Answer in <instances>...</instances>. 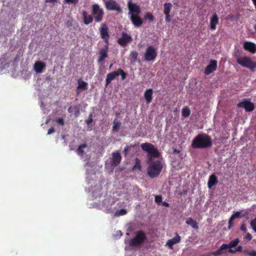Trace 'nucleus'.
<instances>
[{"mask_svg":"<svg viewBox=\"0 0 256 256\" xmlns=\"http://www.w3.org/2000/svg\"><path fill=\"white\" fill-rule=\"evenodd\" d=\"M128 8L129 18L132 24L136 28L140 27L143 23L142 19L140 16L141 13L140 8L139 6L136 4H134L131 0H129L128 3Z\"/></svg>","mask_w":256,"mask_h":256,"instance_id":"nucleus-1","label":"nucleus"},{"mask_svg":"<svg viewBox=\"0 0 256 256\" xmlns=\"http://www.w3.org/2000/svg\"><path fill=\"white\" fill-rule=\"evenodd\" d=\"M212 146V140L206 134H199L192 140V146L194 148H206Z\"/></svg>","mask_w":256,"mask_h":256,"instance_id":"nucleus-2","label":"nucleus"},{"mask_svg":"<svg viewBox=\"0 0 256 256\" xmlns=\"http://www.w3.org/2000/svg\"><path fill=\"white\" fill-rule=\"evenodd\" d=\"M163 164L159 160L152 161L150 163L148 168V174L151 178L158 176L160 173Z\"/></svg>","mask_w":256,"mask_h":256,"instance_id":"nucleus-3","label":"nucleus"},{"mask_svg":"<svg viewBox=\"0 0 256 256\" xmlns=\"http://www.w3.org/2000/svg\"><path fill=\"white\" fill-rule=\"evenodd\" d=\"M146 238V235L144 231L138 230L136 232L135 236L128 242V246L132 248L140 246Z\"/></svg>","mask_w":256,"mask_h":256,"instance_id":"nucleus-4","label":"nucleus"},{"mask_svg":"<svg viewBox=\"0 0 256 256\" xmlns=\"http://www.w3.org/2000/svg\"><path fill=\"white\" fill-rule=\"evenodd\" d=\"M142 149L148 152V156L149 160H152V157L158 158L160 153L154 146L150 143L145 142L141 144Z\"/></svg>","mask_w":256,"mask_h":256,"instance_id":"nucleus-5","label":"nucleus"},{"mask_svg":"<svg viewBox=\"0 0 256 256\" xmlns=\"http://www.w3.org/2000/svg\"><path fill=\"white\" fill-rule=\"evenodd\" d=\"M236 62L242 67L248 68L251 71H254L256 68V62L252 61L251 58L248 56L238 58Z\"/></svg>","mask_w":256,"mask_h":256,"instance_id":"nucleus-6","label":"nucleus"},{"mask_svg":"<svg viewBox=\"0 0 256 256\" xmlns=\"http://www.w3.org/2000/svg\"><path fill=\"white\" fill-rule=\"evenodd\" d=\"M92 12L93 18L96 22H100L104 18V12L98 4H94L92 6Z\"/></svg>","mask_w":256,"mask_h":256,"instance_id":"nucleus-7","label":"nucleus"},{"mask_svg":"<svg viewBox=\"0 0 256 256\" xmlns=\"http://www.w3.org/2000/svg\"><path fill=\"white\" fill-rule=\"evenodd\" d=\"M156 56V48L152 46H148L144 54V60L146 62H154Z\"/></svg>","mask_w":256,"mask_h":256,"instance_id":"nucleus-8","label":"nucleus"},{"mask_svg":"<svg viewBox=\"0 0 256 256\" xmlns=\"http://www.w3.org/2000/svg\"><path fill=\"white\" fill-rule=\"evenodd\" d=\"M104 6L106 10H114L120 12H122V8L114 0H103Z\"/></svg>","mask_w":256,"mask_h":256,"instance_id":"nucleus-9","label":"nucleus"},{"mask_svg":"<svg viewBox=\"0 0 256 256\" xmlns=\"http://www.w3.org/2000/svg\"><path fill=\"white\" fill-rule=\"evenodd\" d=\"M101 38L104 40L106 44H108V40L110 36L108 33V28L105 23L101 24L99 28Z\"/></svg>","mask_w":256,"mask_h":256,"instance_id":"nucleus-10","label":"nucleus"},{"mask_svg":"<svg viewBox=\"0 0 256 256\" xmlns=\"http://www.w3.org/2000/svg\"><path fill=\"white\" fill-rule=\"evenodd\" d=\"M132 40V36L128 34L122 32V36L118 40V44L122 46H125L126 45L130 42Z\"/></svg>","mask_w":256,"mask_h":256,"instance_id":"nucleus-11","label":"nucleus"},{"mask_svg":"<svg viewBox=\"0 0 256 256\" xmlns=\"http://www.w3.org/2000/svg\"><path fill=\"white\" fill-rule=\"evenodd\" d=\"M238 106L239 108H244L246 111L248 112L252 111L254 108V104L247 100L240 102L238 104Z\"/></svg>","mask_w":256,"mask_h":256,"instance_id":"nucleus-12","label":"nucleus"},{"mask_svg":"<svg viewBox=\"0 0 256 256\" xmlns=\"http://www.w3.org/2000/svg\"><path fill=\"white\" fill-rule=\"evenodd\" d=\"M218 62L216 60H211L204 70V74L208 75L215 71L217 68Z\"/></svg>","mask_w":256,"mask_h":256,"instance_id":"nucleus-13","label":"nucleus"},{"mask_svg":"<svg viewBox=\"0 0 256 256\" xmlns=\"http://www.w3.org/2000/svg\"><path fill=\"white\" fill-rule=\"evenodd\" d=\"M108 44H106L105 48L101 49L99 52V56L98 59V63L102 62L106 58L108 57Z\"/></svg>","mask_w":256,"mask_h":256,"instance_id":"nucleus-14","label":"nucleus"},{"mask_svg":"<svg viewBox=\"0 0 256 256\" xmlns=\"http://www.w3.org/2000/svg\"><path fill=\"white\" fill-rule=\"evenodd\" d=\"M244 48L254 54L256 52V44L251 42H245L243 44Z\"/></svg>","mask_w":256,"mask_h":256,"instance_id":"nucleus-15","label":"nucleus"},{"mask_svg":"<svg viewBox=\"0 0 256 256\" xmlns=\"http://www.w3.org/2000/svg\"><path fill=\"white\" fill-rule=\"evenodd\" d=\"M122 156L120 153L118 152L112 154V166H118L120 162Z\"/></svg>","mask_w":256,"mask_h":256,"instance_id":"nucleus-16","label":"nucleus"},{"mask_svg":"<svg viewBox=\"0 0 256 256\" xmlns=\"http://www.w3.org/2000/svg\"><path fill=\"white\" fill-rule=\"evenodd\" d=\"M218 24V18L216 13H214L210 18V28L211 30H214L216 25Z\"/></svg>","mask_w":256,"mask_h":256,"instance_id":"nucleus-17","label":"nucleus"},{"mask_svg":"<svg viewBox=\"0 0 256 256\" xmlns=\"http://www.w3.org/2000/svg\"><path fill=\"white\" fill-rule=\"evenodd\" d=\"M180 236L178 233H176V236L168 240L166 243V246H168L169 248L172 249L173 248V246L174 244L178 243L180 241Z\"/></svg>","mask_w":256,"mask_h":256,"instance_id":"nucleus-18","label":"nucleus"},{"mask_svg":"<svg viewBox=\"0 0 256 256\" xmlns=\"http://www.w3.org/2000/svg\"><path fill=\"white\" fill-rule=\"evenodd\" d=\"M82 16L83 18V22L85 24L88 25L93 22L94 18L92 16L88 14L86 11L84 10L82 12Z\"/></svg>","mask_w":256,"mask_h":256,"instance_id":"nucleus-19","label":"nucleus"},{"mask_svg":"<svg viewBox=\"0 0 256 256\" xmlns=\"http://www.w3.org/2000/svg\"><path fill=\"white\" fill-rule=\"evenodd\" d=\"M118 76V70L116 71H114L112 72L108 73L106 75V86H108L112 82V80L115 79L116 76Z\"/></svg>","mask_w":256,"mask_h":256,"instance_id":"nucleus-20","label":"nucleus"},{"mask_svg":"<svg viewBox=\"0 0 256 256\" xmlns=\"http://www.w3.org/2000/svg\"><path fill=\"white\" fill-rule=\"evenodd\" d=\"M46 64L44 62L41 61H37L34 64V70L36 73H41L45 68Z\"/></svg>","mask_w":256,"mask_h":256,"instance_id":"nucleus-21","label":"nucleus"},{"mask_svg":"<svg viewBox=\"0 0 256 256\" xmlns=\"http://www.w3.org/2000/svg\"><path fill=\"white\" fill-rule=\"evenodd\" d=\"M153 90L152 88L146 90L144 94V97L146 102L149 104L152 100Z\"/></svg>","mask_w":256,"mask_h":256,"instance_id":"nucleus-22","label":"nucleus"},{"mask_svg":"<svg viewBox=\"0 0 256 256\" xmlns=\"http://www.w3.org/2000/svg\"><path fill=\"white\" fill-rule=\"evenodd\" d=\"M218 182V178L214 174H212L208 179V188H211L213 186H216Z\"/></svg>","mask_w":256,"mask_h":256,"instance_id":"nucleus-23","label":"nucleus"},{"mask_svg":"<svg viewBox=\"0 0 256 256\" xmlns=\"http://www.w3.org/2000/svg\"><path fill=\"white\" fill-rule=\"evenodd\" d=\"M228 248V246H227V244H222L220 247L217 250L212 252V254L214 256H219L222 254L224 253V250H227Z\"/></svg>","mask_w":256,"mask_h":256,"instance_id":"nucleus-24","label":"nucleus"},{"mask_svg":"<svg viewBox=\"0 0 256 256\" xmlns=\"http://www.w3.org/2000/svg\"><path fill=\"white\" fill-rule=\"evenodd\" d=\"M88 83L83 80H78V86L77 87V94H79L78 90H86L88 89Z\"/></svg>","mask_w":256,"mask_h":256,"instance_id":"nucleus-25","label":"nucleus"},{"mask_svg":"<svg viewBox=\"0 0 256 256\" xmlns=\"http://www.w3.org/2000/svg\"><path fill=\"white\" fill-rule=\"evenodd\" d=\"M186 223L190 226L193 228L194 229H198V222H196V220H193L192 218H188L186 220Z\"/></svg>","mask_w":256,"mask_h":256,"instance_id":"nucleus-26","label":"nucleus"},{"mask_svg":"<svg viewBox=\"0 0 256 256\" xmlns=\"http://www.w3.org/2000/svg\"><path fill=\"white\" fill-rule=\"evenodd\" d=\"M121 126V122L116 118H115L113 122L112 130L114 132H117L119 130Z\"/></svg>","mask_w":256,"mask_h":256,"instance_id":"nucleus-27","label":"nucleus"},{"mask_svg":"<svg viewBox=\"0 0 256 256\" xmlns=\"http://www.w3.org/2000/svg\"><path fill=\"white\" fill-rule=\"evenodd\" d=\"M86 147H87V144H86L80 145L76 150L77 154L79 156H83L85 154V152L83 149L84 148H86Z\"/></svg>","mask_w":256,"mask_h":256,"instance_id":"nucleus-28","label":"nucleus"},{"mask_svg":"<svg viewBox=\"0 0 256 256\" xmlns=\"http://www.w3.org/2000/svg\"><path fill=\"white\" fill-rule=\"evenodd\" d=\"M138 54L137 52L133 50L131 52L130 54V60L131 62H134L137 60Z\"/></svg>","mask_w":256,"mask_h":256,"instance_id":"nucleus-29","label":"nucleus"},{"mask_svg":"<svg viewBox=\"0 0 256 256\" xmlns=\"http://www.w3.org/2000/svg\"><path fill=\"white\" fill-rule=\"evenodd\" d=\"M172 5L170 2L165 3L164 5V14H168L170 13V12L172 8Z\"/></svg>","mask_w":256,"mask_h":256,"instance_id":"nucleus-30","label":"nucleus"},{"mask_svg":"<svg viewBox=\"0 0 256 256\" xmlns=\"http://www.w3.org/2000/svg\"><path fill=\"white\" fill-rule=\"evenodd\" d=\"M190 110L189 108H188V106H185L182 108V114L184 118H186L190 116Z\"/></svg>","mask_w":256,"mask_h":256,"instance_id":"nucleus-31","label":"nucleus"},{"mask_svg":"<svg viewBox=\"0 0 256 256\" xmlns=\"http://www.w3.org/2000/svg\"><path fill=\"white\" fill-rule=\"evenodd\" d=\"M239 242H240V241L238 238H236V239L231 241L229 243V244H227V246H228V248H230L235 247L238 244Z\"/></svg>","mask_w":256,"mask_h":256,"instance_id":"nucleus-32","label":"nucleus"},{"mask_svg":"<svg viewBox=\"0 0 256 256\" xmlns=\"http://www.w3.org/2000/svg\"><path fill=\"white\" fill-rule=\"evenodd\" d=\"M127 214V210L125 209H120L119 210L116 211L114 214L115 216H120L126 215Z\"/></svg>","mask_w":256,"mask_h":256,"instance_id":"nucleus-33","label":"nucleus"},{"mask_svg":"<svg viewBox=\"0 0 256 256\" xmlns=\"http://www.w3.org/2000/svg\"><path fill=\"white\" fill-rule=\"evenodd\" d=\"M118 76L119 75L121 76V78L122 80H124L128 76V74L121 68L118 69Z\"/></svg>","mask_w":256,"mask_h":256,"instance_id":"nucleus-34","label":"nucleus"},{"mask_svg":"<svg viewBox=\"0 0 256 256\" xmlns=\"http://www.w3.org/2000/svg\"><path fill=\"white\" fill-rule=\"evenodd\" d=\"M144 18L146 20H148L150 22L154 21V19L153 15L152 14H150V12L146 13L144 15Z\"/></svg>","mask_w":256,"mask_h":256,"instance_id":"nucleus-35","label":"nucleus"},{"mask_svg":"<svg viewBox=\"0 0 256 256\" xmlns=\"http://www.w3.org/2000/svg\"><path fill=\"white\" fill-rule=\"evenodd\" d=\"M250 226L256 232V218L251 220Z\"/></svg>","mask_w":256,"mask_h":256,"instance_id":"nucleus-36","label":"nucleus"},{"mask_svg":"<svg viewBox=\"0 0 256 256\" xmlns=\"http://www.w3.org/2000/svg\"><path fill=\"white\" fill-rule=\"evenodd\" d=\"M244 252L246 253V255H248V256H256V250L244 251Z\"/></svg>","mask_w":256,"mask_h":256,"instance_id":"nucleus-37","label":"nucleus"},{"mask_svg":"<svg viewBox=\"0 0 256 256\" xmlns=\"http://www.w3.org/2000/svg\"><path fill=\"white\" fill-rule=\"evenodd\" d=\"M78 0H64V2L68 4H76L78 2Z\"/></svg>","mask_w":256,"mask_h":256,"instance_id":"nucleus-38","label":"nucleus"},{"mask_svg":"<svg viewBox=\"0 0 256 256\" xmlns=\"http://www.w3.org/2000/svg\"><path fill=\"white\" fill-rule=\"evenodd\" d=\"M240 212H236L234 214H233L230 217V220H233L234 219L240 217Z\"/></svg>","mask_w":256,"mask_h":256,"instance_id":"nucleus-39","label":"nucleus"},{"mask_svg":"<svg viewBox=\"0 0 256 256\" xmlns=\"http://www.w3.org/2000/svg\"><path fill=\"white\" fill-rule=\"evenodd\" d=\"M56 122H58V124H59L60 126H64V119L62 118H58L56 119Z\"/></svg>","mask_w":256,"mask_h":256,"instance_id":"nucleus-40","label":"nucleus"},{"mask_svg":"<svg viewBox=\"0 0 256 256\" xmlns=\"http://www.w3.org/2000/svg\"><path fill=\"white\" fill-rule=\"evenodd\" d=\"M162 201V198L161 196H155V202L157 203H160Z\"/></svg>","mask_w":256,"mask_h":256,"instance_id":"nucleus-41","label":"nucleus"},{"mask_svg":"<svg viewBox=\"0 0 256 256\" xmlns=\"http://www.w3.org/2000/svg\"><path fill=\"white\" fill-rule=\"evenodd\" d=\"M92 122V114H90L88 119L86 120V123L88 125H89Z\"/></svg>","mask_w":256,"mask_h":256,"instance_id":"nucleus-42","label":"nucleus"},{"mask_svg":"<svg viewBox=\"0 0 256 256\" xmlns=\"http://www.w3.org/2000/svg\"><path fill=\"white\" fill-rule=\"evenodd\" d=\"M252 236L250 233H247L244 236V238L246 240H248L250 241L252 239Z\"/></svg>","mask_w":256,"mask_h":256,"instance_id":"nucleus-43","label":"nucleus"},{"mask_svg":"<svg viewBox=\"0 0 256 256\" xmlns=\"http://www.w3.org/2000/svg\"><path fill=\"white\" fill-rule=\"evenodd\" d=\"M166 15V18H165V20L166 22H170L171 20V19L170 18V14H164Z\"/></svg>","mask_w":256,"mask_h":256,"instance_id":"nucleus-44","label":"nucleus"},{"mask_svg":"<svg viewBox=\"0 0 256 256\" xmlns=\"http://www.w3.org/2000/svg\"><path fill=\"white\" fill-rule=\"evenodd\" d=\"M130 147L128 146H126L124 150V153L125 155H126L130 150Z\"/></svg>","mask_w":256,"mask_h":256,"instance_id":"nucleus-45","label":"nucleus"},{"mask_svg":"<svg viewBox=\"0 0 256 256\" xmlns=\"http://www.w3.org/2000/svg\"><path fill=\"white\" fill-rule=\"evenodd\" d=\"M240 230L244 232H246L247 230L246 226L245 224H243L241 225Z\"/></svg>","mask_w":256,"mask_h":256,"instance_id":"nucleus-46","label":"nucleus"},{"mask_svg":"<svg viewBox=\"0 0 256 256\" xmlns=\"http://www.w3.org/2000/svg\"><path fill=\"white\" fill-rule=\"evenodd\" d=\"M54 131H55L54 128H50L48 130V134H52V132H54Z\"/></svg>","mask_w":256,"mask_h":256,"instance_id":"nucleus-47","label":"nucleus"},{"mask_svg":"<svg viewBox=\"0 0 256 256\" xmlns=\"http://www.w3.org/2000/svg\"><path fill=\"white\" fill-rule=\"evenodd\" d=\"M242 246H238L236 248V252H242Z\"/></svg>","mask_w":256,"mask_h":256,"instance_id":"nucleus-48","label":"nucleus"},{"mask_svg":"<svg viewBox=\"0 0 256 256\" xmlns=\"http://www.w3.org/2000/svg\"><path fill=\"white\" fill-rule=\"evenodd\" d=\"M58 0H45V2L46 3L47 2H51L54 3V2H56Z\"/></svg>","mask_w":256,"mask_h":256,"instance_id":"nucleus-49","label":"nucleus"},{"mask_svg":"<svg viewBox=\"0 0 256 256\" xmlns=\"http://www.w3.org/2000/svg\"><path fill=\"white\" fill-rule=\"evenodd\" d=\"M162 205L166 206V207H168L170 206V204L166 202H162Z\"/></svg>","mask_w":256,"mask_h":256,"instance_id":"nucleus-50","label":"nucleus"},{"mask_svg":"<svg viewBox=\"0 0 256 256\" xmlns=\"http://www.w3.org/2000/svg\"><path fill=\"white\" fill-rule=\"evenodd\" d=\"M236 252V250H232V249H230V250H229V252L232 253V254H234Z\"/></svg>","mask_w":256,"mask_h":256,"instance_id":"nucleus-51","label":"nucleus"},{"mask_svg":"<svg viewBox=\"0 0 256 256\" xmlns=\"http://www.w3.org/2000/svg\"><path fill=\"white\" fill-rule=\"evenodd\" d=\"M253 3H254V5L255 6V8H256V0H252Z\"/></svg>","mask_w":256,"mask_h":256,"instance_id":"nucleus-52","label":"nucleus"},{"mask_svg":"<svg viewBox=\"0 0 256 256\" xmlns=\"http://www.w3.org/2000/svg\"><path fill=\"white\" fill-rule=\"evenodd\" d=\"M232 220H230V219L229 222H228L229 223V227L230 226L232 222Z\"/></svg>","mask_w":256,"mask_h":256,"instance_id":"nucleus-53","label":"nucleus"},{"mask_svg":"<svg viewBox=\"0 0 256 256\" xmlns=\"http://www.w3.org/2000/svg\"><path fill=\"white\" fill-rule=\"evenodd\" d=\"M118 234H120V236L122 235V232L120 230L118 231Z\"/></svg>","mask_w":256,"mask_h":256,"instance_id":"nucleus-54","label":"nucleus"},{"mask_svg":"<svg viewBox=\"0 0 256 256\" xmlns=\"http://www.w3.org/2000/svg\"><path fill=\"white\" fill-rule=\"evenodd\" d=\"M118 234H120V236L122 235V232L120 230L118 231Z\"/></svg>","mask_w":256,"mask_h":256,"instance_id":"nucleus-55","label":"nucleus"},{"mask_svg":"<svg viewBox=\"0 0 256 256\" xmlns=\"http://www.w3.org/2000/svg\"><path fill=\"white\" fill-rule=\"evenodd\" d=\"M138 168L139 169H141V166H140V164H138Z\"/></svg>","mask_w":256,"mask_h":256,"instance_id":"nucleus-56","label":"nucleus"},{"mask_svg":"<svg viewBox=\"0 0 256 256\" xmlns=\"http://www.w3.org/2000/svg\"><path fill=\"white\" fill-rule=\"evenodd\" d=\"M70 108H71V107H70L69 108H68V112H70Z\"/></svg>","mask_w":256,"mask_h":256,"instance_id":"nucleus-57","label":"nucleus"},{"mask_svg":"<svg viewBox=\"0 0 256 256\" xmlns=\"http://www.w3.org/2000/svg\"><path fill=\"white\" fill-rule=\"evenodd\" d=\"M137 166V163L135 164V166Z\"/></svg>","mask_w":256,"mask_h":256,"instance_id":"nucleus-58","label":"nucleus"},{"mask_svg":"<svg viewBox=\"0 0 256 256\" xmlns=\"http://www.w3.org/2000/svg\"><path fill=\"white\" fill-rule=\"evenodd\" d=\"M78 114L79 113V111H78Z\"/></svg>","mask_w":256,"mask_h":256,"instance_id":"nucleus-59","label":"nucleus"}]
</instances>
